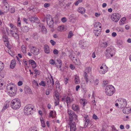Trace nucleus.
Wrapping results in <instances>:
<instances>
[{"mask_svg":"<svg viewBox=\"0 0 131 131\" xmlns=\"http://www.w3.org/2000/svg\"><path fill=\"white\" fill-rule=\"evenodd\" d=\"M8 25L10 29L8 27L6 28V30L8 35L12 36L15 38H18V28L12 23L9 24Z\"/></svg>","mask_w":131,"mask_h":131,"instance_id":"nucleus-1","label":"nucleus"},{"mask_svg":"<svg viewBox=\"0 0 131 131\" xmlns=\"http://www.w3.org/2000/svg\"><path fill=\"white\" fill-rule=\"evenodd\" d=\"M6 89L7 90V94L10 97H12L16 95L17 88L12 86L10 83L8 84L6 87Z\"/></svg>","mask_w":131,"mask_h":131,"instance_id":"nucleus-2","label":"nucleus"},{"mask_svg":"<svg viewBox=\"0 0 131 131\" xmlns=\"http://www.w3.org/2000/svg\"><path fill=\"white\" fill-rule=\"evenodd\" d=\"M116 52L115 49L111 46L107 48L105 51L106 57L108 59L112 57Z\"/></svg>","mask_w":131,"mask_h":131,"instance_id":"nucleus-3","label":"nucleus"},{"mask_svg":"<svg viewBox=\"0 0 131 131\" xmlns=\"http://www.w3.org/2000/svg\"><path fill=\"white\" fill-rule=\"evenodd\" d=\"M10 106L13 109L17 110L19 109L21 106L20 100L17 98L13 100L11 102Z\"/></svg>","mask_w":131,"mask_h":131,"instance_id":"nucleus-4","label":"nucleus"},{"mask_svg":"<svg viewBox=\"0 0 131 131\" xmlns=\"http://www.w3.org/2000/svg\"><path fill=\"white\" fill-rule=\"evenodd\" d=\"M115 91L114 87L112 85H107L105 88V93L108 96L112 95L115 92Z\"/></svg>","mask_w":131,"mask_h":131,"instance_id":"nucleus-5","label":"nucleus"},{"mask_svg":"<svg viewBox=\"0 0 131 131\" xmlns=\"http://www.w3.org/2000/svg\"><path fill=\"white\" fill-rule=\"evenodd\" d=\"M2 2L1 5L3 10L5 13H7L9 10V7L8 3L6 2V0H2Z\"/></svg>","mask_w":131,"mask_h":131,"instance_id":"nucleus-6","label":"nucleus"},{"mask_svg":"<svg viewBox=\"0 0 131 131\" xmlns=\"http://www.w3.org/2000/svg\"><path fill=\"white\" fill-rule=\"evenodd\" d=\"M67 113L69 119V121H73V120H76L77 116L73 111L70 110H68Z\"/></svg>","mask_w":131,"mask_h":131,"instance_id":"nucleus-7","label":"nucleus"},{"mask_svg":"<svg viewBox=\"0 0 131 131\" xmlns=\"http://www.w3.org/2000/svg\"><path fill=\"white\" fill-rule=\"evenodd\" d=\"M121 18L120 15L118 13H115L111 14L110 16V18L113 21L117 22Z\"/></svg>","mask_w":131,"mask_h":131,"instance_id":"nucleus-8","label":"nucleus"},{"mask_svg":"<svg viewBox=\"0 0 131 131\" xmlns=\"http://www.w3.org/2000/svg\"><path fill=\"white\" fill-rule=\"evenodd\" d=\"M34 107L31 105H27L24 108V112L25 114L27 115H29L31 114V112L34 110Z\"/></svg>","mask_w":131,"mask_h":131,"instance_id":"nucleus-9","label":"nucleus"},{"mask_svg":"<svg viewBox=\"0 0 131 131\" xmlns=\"http://www.w3.org/2000/svg\"><path fill=\"white\" fill-rule=\"evenodd\" d=\"M118 100L120 108H123L126 107L127 104V102L126 99L123 98H120Z\"/></svg>","mask_w":131,"mask_h":131,"instance_id":"nucleus-10","label":"nucleus"},{"mask_svg":"<svg viewBox=\"0 0 131 131\" xmlns=\"http://www.w3.org/2000/svg\"><path fill=\"white\" fill-rule=\"evenodd\" d=\"M46 83L48 89L50 90H52L53 89L54 82L53 79L51 78V79L48 78L47 79Z\"/></svg>","mask_w":131,"mask_h":131,"instance_id":"nucleus-11","label":"nucleus"},{"mask_svg":"<svg viewBox=\"0 0 131 131\" xmlns=\"http://www.w3.org/2000/svg\"><path fill=\"white\" fill-rule=\"evenodd\" d=\"M47 21L48 25L50 27L53 26L54 21L53 19L50 15H48L46 16Z\"/></svg>","mask_w":131,"mask_h":131,"instance_id":"nucleus-12","label":"nucleus"},{"mask_svg":"<svg viewBox=\"0 0 131 131\" xmlns=\"http://www.w3.org/2000/svg\"><path fill=\"white\" fill-rule=\"evenodd\" d=\"M73 121H69L68 124L70 128V131H75L76 129V125L74 122Z\"/></svg>","mask_w":131,"mask_h":131,"instance_id":"nucleus-13","label":"nucleus"},{"mask_svg":"<svg viewBox=\"0 0 131 131\" xmlns=\"http://www.w3.org/2000/svg\"><path fill=\"white\" fill-rule=\"evenodd\" d=\"M31 52L34 56L37 55L39 53V49L34 47H32Z\"/></svg>","mask_w":131,"mask_h":131,"instance_id":"nucleus-14","label":"nucleus"},{"mask_svg":"<svg viewBox=\"0 0 131 131\" xmlns=\"http://www.w3.org/2000/svg\"><path fill=\"white\" fill-rule=\"evenodd\" d=\"M101 70L99 71V73L101 74H104L108 70V68L106 66L104 67L101 66L100 67Z\"/></svg>","mask_w":131,"mask_h":131,"instance_id":"nucleus-15","label":"nucleus"},{"mask_svg":"<svg viewBox=\"0 0 131 131\" xmlns=\"http://www.w3.org/2000/svg\"><path fill=\"white\" fill-rule=\"evenodd\" d=\"M78 12L82 14H84L85 12V9L82 7H79L77 9Z\"/></svg>","mask_w":131,"mask_h":131,"instance_id":"nucleus-16","label":"nucleus"},{"mask_svg":"<svg viewBox=\"0 0 131 131\" xmlns=\"http://www.w3.org/2000/svg\"><path fill=\"white\" fill-rule=\"evenodd\" d=\"M29 63L31 64L32 68H35L37 67V64L33 60H30L29 61Z\"/></svg>","mask_w":131,"mask_h":131,"instance_id":"nucleus-17","label":"nucleus"},{"mask_svg":"<svg viewBox=\"0 0 131 131\" xmlns=\"http://www.w3.org/2000/svg\"><path fill=\"white\" fill-rule=\"evenodd\" d=\"M44 51L47 54L49 53L50 51L49 47L48 45H45L44 47Z\"/></svg>","mask_w":131,"mask_h":131,"instance_id":"nucleus-18","label":"nucleus"},{"mask_svg":"<svg viewBox=\"0 0 131 131\" xmlns=\"http://www.w3.org/2000/svg\"><path fill=\"white\" fill-rule=\"evenodd\" d=\"M101 28V24L100 23L97 22L95 23L94 26V29L99 30V28L100 29Z\"/></svg>","mask_w":131,"mask_h":131,"instance_id":"nucleus-19","label":"nucleus"},{"mask_svg":"<svg viewBox=\"0 0 131 131\" xmlns=\"http://www.w3.org/2000/svg\"><path fill=\"white\" fill-rule=\"evenodd\" d=\"M73 100L74 99L73 98L71 99L70 98L69 96H67L66 98V101L68 106L69 104H70L72 102Z\"/></svg>","mask_w":131,"mask_h":131,"instance_id":"nucleus-20","label":"nucleus"},{"mask_svg":"<svg viewBox=\"0 0 131 131\" xmlns=\"http://www.w3.org/2000/svg\"><path fill=\"white\" fill-rule=\"evenodd\" d=\"M87 73H88L85 72H84L83 74V76L84 77L86 84H88L89 81L90 82H91V81L90 80H88V75Z\"/></svg>","mask_w":131,"mask_h":131,"instance_id":"nucleus-21","label":"nucleus"},{"mask_svg":"<svg viewBox=\"0 0 131 131\" xmlns=\"http://www.w3.org/2000/svg\"><path fill=\"white\" fill-rule=\"evenodd\" d=\"M72 109L74 111L78 112L79 111V106L75 104H73L72 106Z\"/></svg>","mask_w":131,"mask_h":131,"instance_id":"nucleus-22","label":"nucleus"},{"mask_svg":"<svg viewBox=\"0 0 131 131\" xmlns=\"http://www.w3.org/2000/svg\"><path fill=\"white\" fill-rule=\"evenodd\" d=\"M108 44V41H101L100 43L101 46L104 47H106Z\"/></svg>","mask_w":131,"mask_h":131,"instance_id":"nucleus-23","label":"nucleus"},{"mask_svg":"<svg viewBox=\"0 0 131 131\" xmlns=\"http://www.w3.org/2000/svg\"><path fill=\"white\" fill-rule=\"evenodd\" d=\"M66 28L64 25H62L59 26L57 28V30L59 31H63Z\"/></svg>","mask_w":131,"mask_h":131,"instance_id":"nucleus-24","label":"nucleus"},{"mask_svg":"<svg viewBox=\"0 0 131 131\" xmlns=\"http://www.w3.org/2000/svg\"><path fill=\"white\" fill-rule=\"evenodd\" d=\"M29 28L26 26L23 27L21 29L23 32H28L29 30Z\"/></svg>","mask_w":131,"mask_h":131,"instance_id":"nucleus-25","label":"nucleus"},{"mask_svg":"<svg viewBox=\"0 0 131 131\" xmlns=\"http://www.w3.org/2000/svg\"><path fill=\"white\" fill-rule=\"evenodd\" d=\"M126 20V19L125 17H123L122 18L119 22L120 25H123L124 24L125 21Z\"/></svg>","mask_w":131,"mask_h":131,"instance_id":"nucleus-26","label":"nucleus"},{"mask_svg":"<svg viewBox=\"0 0 131 131\" xmlns=\"http://www.w3.org/2000/svg\"><path fill=\"white\" fill-rule=\"evenodd\" d=\"M16 62L15 60H12L11 61L10 65V67L12 69H13L15 66Z\"/></svg>","mask_w":131,"mask_h":131,"instance_id":"nucleus-27","label":"nucleus"},{"mask_svg":"<svg viewBox=\"0 0 131 131\" xmlns=\"http://www.w3.org/2000/svg\"><path fill=\"white\" fill-rule=\"evenodd\" d=\"M84 43V41H80L79 44L81 48L84 49L85 48V47L86 46V45H85Z\"/></svg>","mask_w":131,"mask_h":131,"instance_id":"nucleus-28","label":"nucleus"},{"mask_svg":"<svg viewBox=\"0 0 131 131\" xmlns=\"http://www.w3.org/2000/svg\"><path fill=\"white\" fill-rule=\"evenodd\" d=\"M29 19L31 21H33L35 22L38 21V19L37 18L35 17H31L29 18Z\"/></svg>","mask_w":131,"mask_h":131,"instance_id":"nucleus-29","label":"nucleus"},{"mask_svg":"<svg viewBox=\"0 0 131 131\" xmlns=\"http://www.w3.org/2000/svg\"><path fill=\"white\" fill-rule=\"evenodd\" d=\"M100 30L99 31V30H97L96 29H94V32L95 34V35L96 36H98L99 35Z\"/></svg>","mask_w":131,"mask_h":131,"instance_id":"nucleus-30","label":"nucleus"},{"mask_svg":"<svg viewBox=\"0 0 131 131\" xmlns=\"http://www.w3.org/2000/svg\"><path fill=\"white\" fill-rule=\"evenodd\" d=\"M74 82L75 84H78L80 83V81L79 77L76 76L74 78Z\"/></svg>","mask_w":131,"mask_h":131,"instance_id":"nucleus-31","label":"nucleus"},{"mask_svg":"<svg viewBox=\"0 0 131 131\" xmlns=\"http://www.w3.org/2000/svg\"><path fill=\"white\" fill-rule=\"evenodd\" d=\"M56 114L55 112H53V111H51L49 113V117H52L53 118H54L55 117Z\"/></svg>","mask_w":131,"mask_h":131,"instance_id":"nucleus-32","label":"nucleus"},{"mask_svg":"<svg viewBox=\"0 0 131 131\" xmlns=\"http://www.w3.org/2000/svg\"><path fill=\"white\" fill-rule=\"evenodd\" d=\"M123 113L125 114H127L129 113V109L128 107H124L123 110Z\"/></svg>","mask_w":131,"mask_h":131,"instance_id":"nucleus-33","label":"nucleus"},{"mask_svg":"<svg viewBox=\"0 0 131 131\" xmlns=\"http://www.w3.org/2000/svg\"><path fill=\"white\" fill-rule=\"evenodd\" d=\"M40 121L41 123V126L42 127H45V124L44 121L43 120V118L41 117L40 118Z\"/></svg>","mask_w":131,"mask_h":131,"instance_id":"nucleus-34","label":"nucleus"},{"mask_svg":"<svg viewBox=\"0 0 131 131\" xmlns=\"http://www.w3.org/2000/svg\"><path fill=\"white\" fill-rule=\"evenodd\" d=\"M33 38L35 40H37L39 37L38 34L36 33H35L33 35Z\"/></svg>","mask_w":131,"mask_h":131,"instance_id":"nucleus-35","label":"nucleus"},{"mask_svg":"<svg viewBox=\"0 0 131 131\" xmlns=\"http://www.w3.org/2000/svg\"><path fill=\"white\" fill-rule=\"evenodd\" d=\"M73 62L76 65H79L80 64L79 60L77 58H75V60H74Z\"/></svg>","mask_w":131,"mask_h":131,"instance_id":"nucleus-36","label":"nucleus"},{"mask_svg":"<svg viewBox=\"0 0 131 131\" xmlns=\"http://www.w3.org/2000/svg\"><path fill=\"white\" fill-rule=\"evenodd\" d=\"M69 57L70 58L73 62L74 60H75V58H75L74 55H73V54L71 52L69 53Z\"/></svg>","mask_w":131,"mask_h":131,"instance_id":"nucleus-37","label":"nucleus"},{"mask_svg":"<svg viewBox=\"0 0 131 131\" xmlns=\"http://www.w3.org/2000/svg\"><path fill=\"white\" fill-rule=\"evenodd\" d=\"M41 31L43 34H46L47 32V29L44 26H42V27Z\"/></svg>","mask_w":131,"mask_h":131,"instance_id":"nucleus-38","label":"nucleus"},{"mask_svg":"<svg viewBox=\"0 0 131 131\" xmlns=\"http://www.w3.org/2000/svg\"><path fill=\"white\" fill-rule=\"evenodd\" d=\"M89 119H85L84 120V121L85 122V125L84 126V128H85L88 126V123L89 121Z\"/></svg>","mask_w":131,"mask_h":131,"instance_id":"nucleus-39","label":"nucleus"},{"mask_svg":"<svg viewBox=\"0 0 131 131\" xmlns=\"http://www.w3.org/2000/svg\"><path fill=\"white\" fill-rule=\"evenodd\" d=\"M6 42V43H5V46L10 49L11 48L12 46L10 44H9V41Z\"/></svg>","mask_w":131,"mask_h":131,"instance_id":"nucleus-40","label":"nucleus"},{"mask_svg":"<svg viewBox=\"0 0 131 131\" xmlns=\"http://www.w3.org/2000/svg\"><path fill=\"white\" fill-rule=\"evenodd\" d=\"M73 35V34L72 31H70L68 33V38H70Z\"/></svg>","mask_w":131,"mask_h":131,"instance_id":"nucleus-41","label":"nucleus"},{"mask_svg":"<svg viewBox=\"0 0 131 131\" xmlns=\"http://www.w3.org/2000/svg\"><path fill=\"white\" fill-rule=\"evenodd\" d=\"M23 62L24 63V65L25 67L28 66L29 62H28V61H26L25 59H23Z\"/></svg>","mask_w":131,"mask_h":131,"instance_id":"nucleus-42","label":"nucleus"},{"mask_svg":"<svg viewBox=\"0 0 131 131\" xmlns=\"http://www.w3.org/2000/svg\"><path fill=\"white\" fill-rule=\"evenodd\" d=\"M80 102L81 104H82L84 106L86 103V100H85L81 99Z\"/></svg>","mask_w":131,"mask_h":131,"instance_id":"nucleus-43","label":"nucleus"},{"mask_svg":"<svg viewBox=\"0 0 131 131\" xmlns=\"http://www.w3.org/2000/svg\"><path fill=\"white\" fill-rule=\"evenodd\" d=\"M3 41H8V38L6 35H4L3 36Z\"/></svg>","mask_w":131,"mask_h":131,"instance_id":"nucleus-44","label":"nucleus"},{"mask_svg":"<svg viewBox=\"0 0 131 131\" xmlns=\"http://www.w3.org/2000/svg\"><path fill=\"white\" fill-rule=\"evenodd\" d=\"M91 68L90 67H89L86 68L85 70V72L88 73H89L91 71Z\"/></svg>","mask_w":131,"mask_h":131,"instance_id":"nucleus-45","label":"nucleus"},{"mask_svg":"<svg viewBox=\"0 0 131 131\" xmlns=\"http://www.w3.org/2000/svg\"><path fill=\"white\" fill-rule=\"evenodd\" d=\"M59 93L57 91H55L54 97H56L57 99H59Z\"/></svg>","mask_w":131,"mask_h":131,"instance_id":"nucleus-46","label":"nucleus"},{"mask_svg":"<svg viewBox=\"0 0 131 131\" xmlns=\"http://www.w3.org/2000/svg\"><path fill=\"white\" fill-rule=\"evenodd\" d=\"M21 49L22 51L24 53H25L26 52V50L25 49V47L24 45H23L21 46Z\"/></svg>","mask_w":131,"mask_h":131,"instance_id":"nucleus-47","label":"nucleus"},{"mask_svg":"<svg viewBox=\"0 0 131 131\" xmlns=\"http://www.w3.org/2000/svg\"><path fill=\"white\" fill-rule=\"evenodd\" d=\"M25 92L26 93H28L29 94H31L32 93L31 90L29 88L27 89Z\"/></svg>","mask_w":131,"mask_h":131,"instance_id":"nucleus-48","label":"nucleus"},{"mask_svg":"<svg viewBox=\"0 0 131 131\" xmlns=\"http://www.w3.org/2000/svg\"><path fill=\"white\" fill-rule=\"evenodd\" d=\"M4 64L3 63H1L0 64V71H2L4 69Z\"/></svg>","mask_w":131,"mask_h":131,"instance_id":"nucleus-49","label":"nucleus"},{"mask_svg":"<svg viewBox=\"0 0 131 131\" xmlns=\"http://www.w3.org/2000/svg\"><path fill=\"white\" fill-rule=\"evenodd\" d=\"M82 0H78L74 3V5L75 6H78L79 3L82 2Z\"/></svg>","mask_w":131,"mask_h":131,"instance_id":"nucleus-50","label":"nucleus"},{"mask_svg":"<svg viewBox=\"0 0 131 131\" xmlns=\"http://www.w3.org/2000/svg\"><path fill=\"white\" fill-rule=\"evenodd\" d=\"M116 29L117 30L118 32H122L124 31L123 30L122 28L120 27H117L116 28Z\"/></svg>","mask_w":131,"mask_h":131,"instance_id":"nucleus-51","label":"nucleus"},{"mask_svg":"<svg viewBox=\"0 0 131 131\" xmlns=\"http://www.w3.org/2000/svg\"><path fill=\"white\" fill-rule=\"evenodd\" d=\"M10 12L12 13H14L15 12V9L14 7H12L10 9Z\"/></svg>","mask_w":131,"mask_h":131,"instance_id":"nucleus-52","label":"nucleus"},{"mask_svg":"<svg viewBox=\"0 0 131 131\" xmlns=\"http://www.w3.org/2000/svg\"><path fill=\"white\" fill-rule=\"evenodd\" d=\"M50 63L51 64L54 65L55 64V62L53 59H51L49 61Z\"/></svg>","mask_w":131,"mask_h":131,"instance_id":"nucleus-53","label":"nucleus"},{"mask_svg":"<svg viewBox=\"0 0 131 131\" xmlns=\"http://www.w3.org/2000/svg\"><path fill=\"white\" fill-rule=\"evenodd\" d=\"M61 21L63 23H65L67 21V18L65 17H62L61 19Z\"/></svg>","mask_w":131,"mask_h":131,"instance_id":"nucleus-54","label":"nucleus"},{"mask_svg":"<svg viewBox=\"0 0 131 131\" xmlns=\"http://www.w3.org/2000/svg\"><path fill=\"white\" fill-rule=\"evenodd\" d=\"M39 84L40 85H41L43 86H46V84L45 82L43 81H41L40 83H39Z\"/></svg>","mask_w":131,"mask_h":131,"instance_id":"nucleus-55","label":"nucleus"},{"mask_svg":"<svg viewBox=\"0 0 131 131\" xmlns=\"http://www.w3.org/2000/svg\"><path fill=\"white\" fill-rule=\"evenodd\" d=\"M101 15V13L100 12H96L95 14V15L96 17H99Z\"/></svg>","mask_w":131,"mask_h":131,"instance_id":"nucleus-56","label":"nucleus"},{"mask_svg":"<svg viewBox=\"0 0 131 131\" xmlns=\"http://www.w3.org/2000/svg\"><path fill=\"white\" fill-rule=\"evenodd\" d=\"M50 6V4L48 3H45L44 5V6L45 8H47L49 7Z\"/></svg>","mask_w":131,"mask_h":131,"instance_id":"nucleus-57","label":"nucleus"},{"mask_svg":"<svg viewBox=\"0 0 131 131\" xmlns=\"http://www.w3.org/2000/svg\"><path fill=\"white\" fill-rule=\"evenodd\" d=\"M29 131H37V129L34 128V127L33 128H30L29 129Z\"/></svg>","mask_w":131,"mask_h":131,"instance_id":"nucleus-58","label":"nucleus"},{"mask_svg":"<svg viewBox=\"0 0 131 131\" xmlns=\"http://www.w3.org/2000/svg\"><path fill=\"white\" fill-rule=\"evenodd\" d=\"M53 53L55 54H57L58 53V50L56 49H54L53 50Z\"/></svg>","mask_w":131,"mask_h":131,"instance_id":"nucleus-59","label":"nucleus"},{"mask_svg":"<svg viewBox=\"0 0 131 131\" xmlns=\"http://www.w3.org/2000/svg\"><path fill=\"white\" fill-rule=\"evenodd\" d=\"M8 105L7 104L4 105L2 111H3L4 110H5L8 107Z\"/></svg>","mask_w":131,"mask_h":131,"instance_id":"nucleus-60","label":"nucleus"},{"mask_svg":"<svg viewBox=\"0 0 131 131\" xmlns=\"http://www.w3.org/2000/svg\"><path fill=\"white\" fill-rule=\"evenodd\" d=\"M23 83L22 81H19L17 83V84L19 86H20L23 85Z\"/></svg>","mask_w":131,"mask_h":131,"instance_id":"nucleus-61","label":"nucleus"},{"mask_svg":"<svg viewBox=\"0 0 131 131\" xmlns=\"http://www.w3.org/2000/svg\"><path fill=\"white\" fill-rule=\"evenodd\" d=\"M70 67L71 69L72 70L74 69L75 68L74 66L71 64L70 65Z\"/></svg>","mask_w":131,"mask_h":131,"instance_id":"nucleus-62","label":"nucleus"},{"mask_svg":"<svg viewBox=\"0 0 131 131\" xmlns=\"http://www.w3.org/2000/svg\"><path fill=\"white\" fill-rule=\"evenodd\" d=\"M93 118L95 119H97V117L95 114H94L93 115Z\"/></svg>","mask_w":131,"mask_h":131,"instance_id":"nucleus-63","label":"nucleus"},{"mask_svg":"<svg viewBox=\"0 0 131 131\" xmlns=\"http://www.w3.org/2000/svg\"><path fill=\"white\" fill-rule=\"evenodd\" d=\"M99 80L97 79H96L95 80L94 82L95 85H97L99 83Z\"/></svg>","mask_w":131,"mask_h":131,"instance_id":"nucleus-64","label":"nucleus"}]
</instances>
